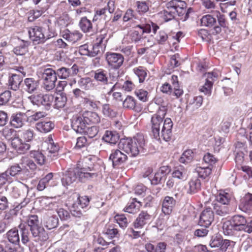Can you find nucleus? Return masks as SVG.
I'll return each mask as SVG.
<instances>
[{"mask_svg": "<svg viewBox=\"0 0 252 252\" xmlns=\"http://www.w3.org/2000/svg\"><path fill=\"white\" fill-rule=\"evenodd\" d=\"M95 157L88 156L82 159L83 167L69 168L66 172L62 182L64 186H69L76 180L81 182L96 178L97 173L94 168Z\"/></svg>", "mask_w": 252, "mask_h": 252, "instance_id": "obj_1", "label": "nucleus"}, {"mask_svg": "<svg viewBox=\"0 0 252 252\" xmlns=\"http://www.w3.org/2000/svg\"><path fill=\"white\" fill-rule=\"evenodd\" d=\"M167 110V106L161 105L151 119L152 135L158 140L161 137L167 142L171 139L173 124L170 118L164 119Z\"/></svg>", "mask_w": 252, "mask_h": 252, "instance_id": "obj_2", "label": "nucleus"}, {"mask_svg": "<svg viewBox=\"0 0 252 252\" xmlns=\"http://www.w3.org/2000/svg\"><path fill=\"white\" fill-rule=\"evenodd\" d=\"M222 229L224 234L226 235H233L238 231L251 233L252 232V220L248 222L245 217L236 215L230 220L223 222Z\"/></svg>", "mask_w": 252, "mask_h": 252, "instance_id": "obj_3", "label": "nucleus"}, {"mask_svg": "<svg viewBox=\"0 0 252 252\" xmlns=\"http://www.w3.org/2000/svg\"><path fill=\"white\" fill-rule=\"evenodd\" d=\"M145 139L143 135L137 134L133 138H127L120 140L119 147L131 157L137 156L140 149L145 145Z\"/></svg>", "mask_w": 252, "mask_h": 252, "instance_id": "obj_4", "label": "nucleus"}, {"mask_svg": "<svg viewBox=\"0 0 252 252\" xmlns=\"http://www.w3.org/2000/svg\"><path fill=\"white\" fill-rule=\"evenodd\" d=\"M34 131L31 129L19 130L18 135L11 142V146L18 153L24 154L31 147L27 142L31 141L34 137Z\"/></svg>", "mask_w": 252, "mask_h": 252, "instance_id": "obj_5", "label": "nucleus"}, {"mask_svg": "<svg viewBox=\"0 0 252 252\" xmlns=\"http://www.w3.org/2000/svg\"><path fill=\"white\" fill-rule=\"evenodd\" d=\"M31 232L35 243H30L29 244V249L31 252H39L38 248L44 245L49 239L48 233L42 226L33 229Z\"/></svg>", "mask_w": 252, "mask_h": 252, "instance_id": "obj_6", "label": "nucleus"}, {"mask_svg": "<svg viewBox=\"0 0 252 252\" xmlns=\"http://www.w3.org/2000/svg\"><path fill=\"white\" fill-rule=\"evenodd\" d=\"M28 33L30 39L34 44H40L44 43L47 39L55 35V32L52 33V35L46 36L43 32V28L38 26H33L30 27Z\"/></svg>", "mask_w": 252, "mask_h": 252, "instance_id": "obj_7", "label": "nucleus"}, {"mask_svg": "<svg viewBox=\"0 0 252 252\" xmlns=\"http://www.w3.org/2000/svg\"><path fill=\"white\" fill-rule=\"evenodd\" d=\"M42 78L43 87L46 90L49 91L55 87L57 74L55 70L51 68L44 69L42 74Z\"/></svg>", "mask_w": 252, "mask_h": 252, "instance_id": "obj_8", "label": "nucleus"}, {"mask_svg": "<svg viewBox=\"0 0 252 252\" xmlns=\"http://www.w3.org/2000/svg\"><path fill=\"white\" fill-rule=\"evenodd\" d=\"M166 5L172 10L175 14L181 17L185 15V19L188 18L189 9L187 11V3L181 0H171L166 3Z\"/></svg>", "mask_w": 252, "mask_h": 252, "instance_id": "obj_9", "label": "nucleus"}, {"mask_svg": "<svg viewBox=\"0 0 252 252\" xmlns=\"http://www.w3.org/2000/svg\"><path fill=\"white\" fill-rule=\"evenodd\" d=\"M74 194L77 195V200L76 202L72 204L71 214L74 217L80 218L83 216V213L78 208V205L83 209L86 208L90 204V198L86 195L81 196L76 193H75Z\"/></svg>", "mask_w": 252, "mask_h": 252, "instance_id": "obj_10", "label": "nucleus"}, {"mask_svg": "<svg viewBox=\"0 0 252 252\" xmlns=\"http://www.w3.org/2000/svg\"><path fill=\"white\" fill-rule=\"evenodd\" d=\"M204 76L206 77L205 82L203 85L200 86L199 91L205 95L210 96L214 82L218 75L217 72L213 71L205 73Z\"/></svg>", "mask_w": 252, "mask_h": 252, "instance_id": "obj_11", "label": "nucleus"}, {"mask_svg": "<svg viewBox=\"0 0 252 252\" xmlns=\"http://www.w3.org/2000/svg\"><path fill=\"white\" fill-rule=\"evenodd\" d=\"M106 60L109 66L112 69H117L123 65L124 57L120 53L107 52L106 54Z\"/></svg>", "mask_w": 252, "mask_h": 252, "instance_id": "obj_12", "label": "nucleus"}, {"mask_svg": "<svg viewBox=\"0 0 252 252\" xmlns=\"http://www.w3.org/2000/svg\"><path fill=\"white\" fill-rule=\"evenodd\" d=\"M109 160L112 162L114 168H118L127 159V156L119 149L112 150L110 155Z\"/></svg>", "mask_w": 252, "mask_h": 252, "instance_id": "obj_13", "label": "nucleus"}, {"mask_svg": "<svg viewBox=\"0 0 252 252\" xmlns=\"http://www.w3.org/2000/svg\"><path fill=\"white\" fill-rule=\"evenodd\" d=\"M214 220V213L210 207L206 208L201 213L198 224L208 227Z\"/></svg>", "mask_w": 252, "mask_h": 252, "instance_id": "obj_14", "label": "nucleus"}, {"mask_svg": "<svg viewBox=\"0 0 252 252\" xmlns=\"http://www.w3.org/2000/svg\"><path fill=\"white\" fill-rule=\"evenodd\" d=\"M152 219L151 215L147 211H142L132 223V226L135 229H141L149 223Z\"/></svg>", "mask_w": 252, "mask_h": 252, "instance_id": "obj_15", "label": "nucleus"}, {"mask_svg": "<svg viewBox=\"0 0 252 252\" xmlns=\"http://www.w3.org/2000/svg\"><path fill=\"white\" fill-rule=\"evenodd\" d=\"M78 72V66L75 64L70 68L62 67L56 71L57 75L62 79H68L77 75Z\"/></svg>", "mask_w": 252, "mask_h": 252, "instance_id": "obj_16", "label": "nucleus"}, {"mask_svg": "<svg viewBox=\"0 0 252 252\" xmlns=\"http://www.w3.org/2000/svg\"><path fill=\"white\" fill-rule=\"evenodd\" d=\"M21 164L22 165L23 171L30 177H32L37 170L36 164L32 159L27 158H23L21 159Z\"/></svg>", "mask_w": 252, "mask_h": 252, "instance_id": "obj_17", "label": "nucleus"}, {"mask_svg": "<svg viewBox=\"0 0 252 252\" xmlns=\"http://www.w3.org/2000/svg\"><path fill=\"white\" fill-rule=\"evenodd\" d=\"M176 203V201L173 197L166 196L162 202V213L166 215L171 214Z\"/></svg>", "mask_w": 252, "mask_h": 252, "instance_id": "obj_18", "label": "nucleus"}, {"mask_svg": "<svg viewBox=\"0 0 252 252\" xmlns=\"http://www.w3.org/2000/svg\"><path fill=\"white\" fill-rule=\"evenodd\" d=\"M27 116L25 113H16L13 114L11 117L10 124L15 128L21 127L27 121Z\"/></svg>", "mask_w": 252, "mask_h": 252, "instance_id": "obj_19", "label": "nucleus"}, {"mask_svg": "<svg viewBox=\"0 0 252 252\" xmlns=\"http://www.w3.org/2000/svg\"><path fill=\"white\" fill-rule=\"evenodd\" d=\"M142 206V202L138 201L136 198H132L123 209V211L129 214H135L140 211Z\"/></svg>", "mask_w": 252, "mask_h": 252, "instance_id": "obj_20", "label": "nucleus"}, {"mask_svg": "<svg viewBox=\"0 0 252 252\" xmlns=\"http://www.w3.org/2000/svg\"><path fill=\"white\" fill-rule=\"evenodd\" d=\"M201 182L197 177L192 178L188 182L187 191L188 194H193L201 190Z\"/></svg>", "mask_w": 252, "mask_h": 252, "instance_id": "obj_21", "label": "nucleus"}, {"mask_svg": "<svg viewBox=\"0 0 252 252\" xmlns=\"http://www.w3.org/2000/svg\"><path fill=\"white\" fill-rule=\"evenodd\" d=\"M62 36L69 42L75 43L80 40L82 37V33L79 31L70 32L68 29L63 31L61 32Z\"/></svg>", "mask_w": 252, "mask_h": 252, "instance_id": "obj_22", "label": "nucleus"}, {"mask_svg": "<svg viewBox=\"0 0 252 252\" xmlns=\"http://www.w3.org/2000/svg\"><path fill=\"white\" fill-rule=\"evenodd\" d=\"M85 123L87 125H94L100 122V117L96 112L86 111L82 114Z\"/></svg>", "mask_w": 252, "mask_h": 252, "instance_id": "obj_23", "label": "nucleus"}, {"mask_svg": "<svg viewBox=\"0 0 252 252\" xmlns=\"http://www.w3.org/2000/svg\"><path fill=\"white\" fill-rule=\"evenodd\" d=\"M239 208L244 212L252 210V194L248 193L240 199Z\"/></svg>", "mask_w": 252, "mask_h": 252, "instance_id": "obj_24", "label": "nucleus"}, {"mask_svg": "<svg viewBox=\"0 0 252 252\" xmlns=\"http://www.w3.org/2000/svg\"><path fill=\"white\" fill-rule=\"evenodd\" d=\"M123 107L125 108L133 110L137 112H140L142 107L137 104L136 100L132 96L127 95L123 101Z\"/></svg>", "mask_w": 252, "mask_h": 252, "instance_id": "obj_25", "label": "nucleus"}, {"mask_svg": "<svg viewBox=\"0 0 252 252\" xmlns=\"http://www.w3.org/2000/svg\"><path fill=\"white\" fill-rule=\"evenodd\" d=\"M169 170L168 166H163L155 173L153 178L151 179L152 185H157L161 183V181L164 179L166 171Z\"/></svg>", "mask_w": 252, "mask_h": 252, "instance_id": "obj_26", "label": "nucleus"}, {"mask_svg": "<svg viewBox=\"0 0 252 252\" xmlns=\"http://www.w3.org/2000/svg\"><path fill=\"white\" fill-rule=\"evenodd\" d=\"M54 126V123L50 121H40L35 125L36 129L42 133H47L51 131Z\"/></svg>", "mask_w": 252, "mask_h": 252, "instance_id": "obj_27", "label": "nucleus"}, {"mask_svg": "<svg viewBox=\"0 0 252 252\" xmlns=\"http://www.w3.org/2000/svg\"><path fill=\"white\" fill-rule=\"evenodd\" d=\"M214 213L217 215L224 216L229 213V206L222 204L217 201H214L213 203Z\"/></svg>", "mask_w": 252, "mask_h": 252, "instance_id": "obj_28", "label": "nucleus"}, {"mask_svg": "<svg viewBox=\"0 0 252 252\" xmlns=\"http://www.w3.org/2000/svg\"><path fill=\"white\" fill-rule=\"evenodd\" d=\"M103 233L110 239L120 237L119 231L114 224H106L104 228Z\"/></svg>", "mask_w": 252, "mask_h": 252, "instance_id": "obj_29", "label": "nucleus"}, {"mask_svg": "<svg viewBox=\"0 0 252 252\" xmlns=\"http://www.w3.org/2000/svg\"><path fill=\"white\" fill-rule=\"evenodd\" d=\"M83 116L78 117L72 122V127L77 133H83L86 131L87 123L82 119Z\"/></svg>", "mask_w": 252, "mask_h": 252, "instance_id": "obj_30", "label": "nucleus"}, {"mask_svg": "<svg viewBox=\"0 0 252 252\" xmlns=\"http://www.w3.org/2000/svg\"><path fill=\"white\" fill-rule=\"evenodd\" d=\"M43 144L46 147L47 151L50 153H56L59 150V145L54 142L51 135L47 137Z\"/></svg>", "mask_w": 252, "mask_h": 252, "instance_id": "obj_31", "label": "nucleus"}, {"mask_svg": "<svg viewBox=\"0 0 252 252\" xmlns=\"http://www.w3.org/2000/svg\"><path fill=\"white\" fill-rule=\"evenodd\" d=\"M23 81V76L13 74L9 77L8 84L10 89L13 90H17L19 87L21 83Z\"/></svg>", "mask_w": 252, "mask_h": 252, "instance_id": "obj_32", "label": "nucleus"}, {"mask_svg": "<svg viewBox=\"0 0 252 252\" xmlns=\"http://www.w3.org/2000/svg\"><path fill=\"white\" fill-rule=\"evenodd\" d=\"M232 198L233 195L231 193L225 191H220L216 196V201L222 203V204L229 206Z\"/></svg>", "mask_w": 252, "mask_h": 252, "instance_id": "obj_33", "label": "nucleus"}, {"mask_svg": "<svg viewBox=\"0 0 252 252\" xmlns=\"http://www.w3.org/2000/svg\"><path fill=\"white\" fill-rule=\"evenodd\" d=\"M94 78L97 82L102 84H107L108 76L107 72L103 69H98L94 72Z\"/></svg>", "mask_w": 252, "mask_h": 252, "instance_id": "obj_34", "label": "nucleus"}, {"mask_svg": "<svg viewBox=\"0 0 252 252\" xmlns=\"http://www.w3.org/2000/svg\"><path fill=\"white\" fill-rule=\"evenodd\" d=\"M81 30L85 33L93 32V26L91 20L86 17L81 18L79 23Z\"/></svg>", "mask_w": 252, "mask_h": 252, "instance_id": "obj_35", "label": "nucleus"}, {"mask_svg": "<svg viewBox=\"0 0 252 252\" xmlns=\"http://www.w3.org/2000/svg\"><path fill=\"white\" fill-rule=\"evenodd\" d=\"M119 134L116 131L106 130L103 136V139L110 144H116L119 140Z\"/></svg>", "mask_w": 252, "mask_h": 252, "instance_id": "obj_36", "label": "nucleus"}, {"mask_svg": "<svg viewBox=\"0 0 252 252\" xmlns=\"http://www.w3.org/2000/svg\"><path fill=\"white\" fill-rule=\"evenodd\" d=\"M172 177L180 181H185L188 178V175L185 168L181 166L174 168L172 173Z\"/></svg>", "mask_w": 252, "mask_h": 252, "instance_id": "obj_37", "label": "nucleus"}, {"mask_svg": "<svg viewBox=\"0 0 252 252\" xmlns=\"http://www.w3.org/2000/svg\"><path fill=\"white\" fill-rule=\"evenodd\" d=\"M19 227L21 231L22 242L28 246L30 243H34L30 241V233L28 229L25 227L24 224L20 223L19 225Z\"/></svg>", "mask_w": 252, "mask_h": 252, "instance_id": "obj_38", "label": "nucleus"}, {"mask_svg": "<svg viewBox=\"0 0 252 252\" xmlns=\"http://www.w3.org/2000/svg\"><path fill=\"white\" fill-rule=\"evenodd\" d=\"M166 244L164 242L159 243L156 247L151 243L145 245V249L148 252H165Z\"/></svg>", "mask_w": 252, "mask_h": 252, "instance_id": "obj_39", "label": "nucleus"}, {"mask_svg": "<svg viewBox=\"0 0 252 252\" xmlns=\"http://www.w3.org/2000/svg\"><path fill=\"white\" fill-rule=\"evenodd\" d=\"M25 90L29 93H32L36 90L38 86V82L32 78H26L24 80Z\"/></svg>", "mask_w": 252, "mask_h": 252, "instance_id": "obj_40", "label": "nucleus"}, {"mask_svg": "<svg viewBox=\"0 0 252 252\" xmlns=\"http://www.w3.org/2000/svg\"><path fill=\"white\" fill-rule=\"evenodd\" d=\"M30 43L27 41H22L18 46L13 49L14 53L17 55H24L29 51L28 47Z\"/></svg>", "mask_w": 252, "mask_h": 252, "instance_id": "obj_41", "label": "nucleus"}, {"mask_svg": "<svg viewBox=\"0 0 252 252\" xmlns=\"http://www.w3.org/2000/svg\"><path fill=\"white\" fill-rule=\"evenodd\" d=\"M155 40L159 44H165L168 43L169 44L171 43V39L170 37L164 31H160L156 36Z\"/></svg>", "mask_w": 252, "mask_h": 252, "instance_id": "obj_42", "label": "nucleus"}, {"mask_svg": "<svg viewBox=\"0 0 252 252\" xmlns=\"http://www.w3.org/2000/svg\"><path fill=\"white\" fill-rule=\"evenodd\" d=\"M200 25L201 26L212 27L216 23V19L212 15L207 14L204 15L200 19Z\"/></svg>", "mask_w": 252, "mask_h": 252, "instance_id": "obj_43", "label": "nucleus"}, {"mask_svg": "<svg viewBox=\"0 0 252 252\" xmlns=\"http://www.w3.org/2000/svg\"><path fill=\"white\" fill-rule=\"evenodd\" d=\"M26 222L30 227V230L31 232L33 231V229H36L38 227H42L39 225L38 218L36 215H31L29 216Z\"/></svg>", "mask_w": 252, "mask_h": 252, "instance_id": "obj_44", "label": "nucleus"}, {"mask_svg": "<svg viewBox=\"0 0 252 252\" xmlns=\"http://www.w3.org/2000/svg\"><path fill=\"white\" fill-rule=\"evenodd\" d=\"M6 236L8 241L12 244H17L20 242L18 230L16 228L9 230L6 233Z\"/></svg>", "mask_w": 252, "mask_h": 252, "instance_id": "obj_45", "label": "nucleus"}, {"mask_svg": "<svg viewBox=\"0 0 252 252\" xmlns=\"http://www.w3.org/2000/svg\"><path fill=\"white\" fill-rule=\"evenodd\" d=\"M160 17L164 22H168L173 19L175 17V14L172 10L169 9L166 5V8L159 14Z\"/></svg>", "mask_w": 252, "mask_h": 252, "instance_id": "obj_46", "label": "nucleus"}, {"mask_svg": "<svg viewBox=\"0 0 252 252\" xmlns=\"http://www.w3.org/2000/svg\"><path fill=\"white\" fill-rule=\"evenodd\" d=\"M133 71L138 77L140 83H143L147 76V70L143 66H138L133 69Z\"/></svg>", "mask_w": 252, "mask_h": 252, "instance_id": "obj_47", "label": "nucleus"}, {"mask_svg": "<svg viewBox=\"0 0 252 252\" xmlns=\"http://www.w3.org/2000/svg\"><path fill=\"white\" fill-rule=\"evenodd\" d=\"M67 101L66 97L63 94H57L56 96L54 97V107L56 108L59 109L63 108Z\"/></svg>", "mask_w": 252, "mask_h": 252, "instance_id": "obj_48", "label": "nucleus"}, {"mask_svg": "<svg viewBox=\"0 0 252 252\" xmlns=\"http://www.w3.org/2000/svg\"><path fill=\"white\" fill-rule=\"evenodd\" d=\"M30 156L40 165H42L45 163V157L41 152L38 151H32Z\"/></svg>", "mask_w": 252, "mask_h": 252, "instance_id": "obj_49", "label": "nucleus"}, {"mask_svg": "<svg viewBox=\"0 0 252 252\" xmlns=\"http://www.w3.org/2000/svg\"><path fill=\"white\" fill-rule=\"evenodd\" d=\"M79 86L85 90H90L93 87L92 79L90 77L81 78L78 82Z\"/></svg>", "mask_w": 252, "mask_h": 252, "instance_id": "obj_50", "label": "nucleus"}, {"mask_svg": "<svg viewBox=\"0 0 252 252\" xmlns=\"http://www.w3.org/2000/svg\"><path fill=\"white\" fill-rule=\"evenodd\" d=\"M114 220L121 228H125L127 226L128 220L124 214H116L114 216Z\"/></svg>", "mask_w": 252, "mask_h": 252, "instance_id": "obj_51", "label": "nucleus"}, {"mask_svg": "<svg viewBox=\"0 0 252 252\" xmlns=\"http://www.w3.org/2000/svg\"><path fill=\"white\" fill-rule=\"evenodd\" d=\"M193 153L191 150L185 151L179 158V161L183 163H187L191 161L193 158Z\"/></svg>", "mask_w": 252, "mask_h": 252, "instance_id": "obj_52", "label": "nucleus"}, {"mask_svg": "<svg viewBox=\"0 0 252 252\" xmlns=\"http://www.w3.org/2000/svg\"><path fill=\"white\" fill-rule=\"evenodd\" d=\"M23 171V168H21L19 164H15L14 165L11 166L10 168H9L5 172V174L7 176L8 178H9V180H10L11 176H15V175L19 174L20 172Z\"/></svg>", "mask_w": 252, "mask_h": 252, "instance_id": "obj_53", "label": "nucleus"}, {"mask_svg": "<svg viewBox=\"0 0 252 252\" xmlns=\"http://www.w3.org/2000/svg\"><path fill=\"white\" fill-rule=\"evenodd\" d=\"M102 113L105 117H115L117 113L114 111L109 104H104L102 107Z\"/></svg>", "mask_w": 252, "mask_h": 252, "instance_id": "obj_54", "label": "nucleus"}, {"mask_svg": "<svg viewBox=\"0 0 252 252\" xmlns=\"http://www.w3.org/2000/svg\"><path fill=\"white\" fill-rule=\"evenodd\" d=\"M83 103L85 105L93 109H98L100 104L99 101L94 100L90 97L84 98Z\"/></svg>", "mask_w": 252, "mask_h": 252, "instance_id": "obj_55", "label": "nucleus"}, {"mask_svg": "<svg viewBox=\"0 0 252 252\" xmlns=\"http://www.w3.org/2000/svg\"><path fill=\"white\" fill-rule=\"evenodd\" d=\"M1 132L2 136L5 139L8 140H11V141L14 137L17 136L16 135H15L16 131L14 129L8 127H5L2 129Z\"/></svg>", "mask_w": 252, "mask_h": 252, "instance_id": "obj_56", "label": "nucleus"}, {"mask_svg": "<svg viewBox=\"0 0 252 252\" xmlns=\"http://www.w3.org/2000/svg\"><path fill=\"white\" fill-rule=\"evenodd\" d=\"M136 229L133 227H129L127 229L128 236L132 239H136L142 237L144 235V232L140 230H136Z\"/></svg>", "mask_w": 252, "mask_h": 252, "instance_id": "obj_57", "label": "nucleus"}, {"mask_svg": "<svg viewBox=\"0 0 252 252\" xmlns=\"http://www.w3.org/2000/svg\"><path fill=\"white\" fill-rule=\"evenodd\" d=\"M136 11L139 14H143L149 10L148 4L145 1H137L136 2Z\"/></svg>", "mask_w": 252, "mask_h": 252, "instance_id": "obj_58", "label": "nucleus"}, {"mask_svg": "<svg viewBox=\"0 0 252 252\" xmlns=\"http://www.w3.org/2000/svg\"><path fill=\"white\" fill-rule=\"evenodd\" d=\"M134 94L138 99L143 101L147 102L148 101V92L142 89L136 90Z\"/></svg>", "mask_w": 252, "mask_h": 252, "instance_id": "obj_59", "label": "nucleus"}, {"mask_svg": "<svg viewBox=\"0 0 252 252\" xmlns=\"http://www.w3.org/2000/svg\"><path fill=\"white\" fill-rule=\"evenodd\" d=\"M58 224V219L56 217L51 216L48 218L45 221V226L48 229L56 227Z\"/></svg>", "mask_w": 252, "mask_h": 252, "instance_id": "obj_60", "label": "nucleus"}, {"mask_svg": "<svg viewBox=\"0 0 252 252\" xmlns=\"http://www.w3.org/2000/svg\"><path fill=\"white\" fill-rule=\"evenodd\" d=\"M107 34L103 32V31H101L99 34H97L96 35L95 39L93 41V44L100 45V46H104L105 44H103L104 40L106 37Z\"/></svg>", "mask_w": 252, "mask_h": 252, "instance_id": "obj_61", "label": "nucleus"}, {"mask_svg": "<svg viewBox=\"0 0 252 252\" xmlns=\"http://www.w3.org/2000/svg\"><path fill=\"white\" fill-rule=\"evenodd\" d=\"M42 13L43 11L41 10H31L28 12V20L31 22L33 21L39 17Z\"/></svg>", "mask_w": 252, "mask_h": 252, "instance_id": "obj_62", "label": "nucleus"}, {"mask_svg": "<svg viewBox=\"0 0 252 252\" xmlns=\"http://www.w3.org/2000/svg\"><path fill=\"white\" fill-rule=\"evenodd\" d=\"M197 172L198 176L203 179H205L208 177L212 173V169L210 167H198Z\"/></svg>", "mask_w": 252, "mask_h": 252, "instance_id": "obj_63", "label": "nucleus"}, {"mask_svg": "<svg viewBox=\"0 0 252 252\" xmlns=\"http://www.w3.org/2000/svg\"><path fill=\"white\" fill-rule=\"evenodd\" d=\"M55 96L51 94H41V99L42 100V105L45 106L51 105L54 101Z\"/></svg>", "mask_w": 252, "mask_h": 252, "instance_id": "obj_64", "label": "nucleus"}]
</instances>
